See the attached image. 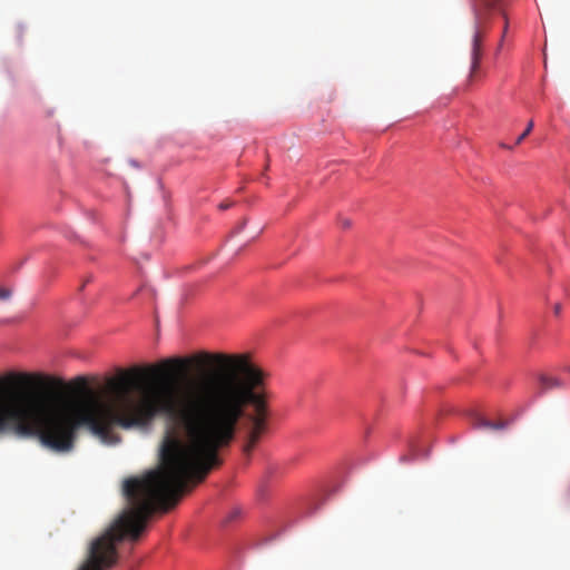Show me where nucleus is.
<instances>
[{
    "label": "nucleus",
    "mask_w": 570,
    "mask_h": 570,
    "mask_svg": "<svg viewBox=\"0 0 570 570\" xmlns=\"http://www.w3.org/2000/svg\"><path fill=\"white\" fill-rule=\"evenodd\" d=\"M164 365H194L195 372L142 385L145 376L159 368L120 371L107 383L112 403L92 391L85 377H78L77 389L69 393H59L66 383L56 377L30 373L7 377L23 387L4 390V435L38 438L46 448L63 453L73 449L81 428L104 443L116 444L120 438L114 426L145 428L163 415L186 438L181 441L167 434L159 466L125 481L127 507L90 542L78 570L112 568L118 543L138 540L156 510L174 508L190 487L220 464L219 450L234 441L244 417L243 452L247 456L268 430V374L249 354L200 352L169 358Z\"/></svg>",
    "instance_id": "nucleus-1"
},
{
    "label": "nucleus",
    "mask_w": 570,
    "mask_h": 570,
    "mask_svg": "<svg viewBox=\"0 0 570 570\" xmlns=\"http://www.w3.org/2000/svg\"><path fill=\"white\" fill-rule=\"evenodd\" d=\"M498 4V0H478L474 6V33L472 38L471 72L473 76L478 70L481 60V43L485 33L484 23L488 14Z\"/></svg>",
    "instance_id": "nucleus-2"
},
{
    "label": "nucleus",
    "mask_w": 570,
    "mask_h": 570,
    "mask_svg": "<svg viewBox=\"0 0 570 570\" xmlns=\"http://www.w3.org/2000/svg\"><path fill=\"white\" fill-rule=\"evenodd\" d=\"M540 394L547 393L556 389H566L567 384L563 380L557 376H549L541 374L539 376Z\"/></svg>",
    "instance_id": "nucleus-3"
},
{
    "label": "nucleus",
    "mask_w": 570,
    "mask_h": 570,
    "mask_svg": "<svg viewBox=\"0 0 570 570\" xmlns=\"http://www.w3.org/2000/svg\"><path fill=\"white\" fill-rule=\"evenodd\" d=\"M508 424L509 423L507 421L492 422L484 417H476L474 420L473 426L475 429L503 430L508 426Z\"/></svg>",
    "instance_id": "nucleus-4"
},
{
    "label": "nucleus",
    "mask_w": 570,
    "mask_h": 570,
    "mask_svg": "<svg viewBox=\"0 0 570 570\" xmlns=\"http://www.w3.org/2000/svg\"><path fill=\"white\" fill-rule=\"evenodd\" d=\"M532 129H533V121L530 120L525 130H522V134L517 138L515 145H520L529 136V134L531 132Z\"/></svg>",
    "instance_id": "nucleus-5"
},
{
    "label": "nucleus",
    "mask_w": 570,
    "mask_h": 570,
    "mask_svg": "<svg viewBox=\"0 0 570 570\" xmlns=\"http://www.w3.org/2000/svg\"><path fill=\"white\" fill-rule=\"evenodd\" d=\"M11 296V289L6 287H0V299H7Z\"/></svg>",
    "instance_id": "nucleus-6"
},
{
    "label": "nucleus",
    "mask_w": 570,
    "mask_h": 570,
    "mask_svg": "<svg viewBox=\"0 0 570 570\" xmlns=\"http://www.w3.org/2000/svg\"><path fill=\"white\" fill-rule=\"evenodd\" d=\"M232 206H233V203H232V202H227V200H226V202L220 203V204L218 205V208H219L220 210H225V209L230 208Z\"/></svg>",
    "instance_id": "nucleus-7"
},
{
    "label": "nucleus",
    "mask_w": 570,
    "mask_h": 570,
    "mask_svg": "<svg viewBox=\"0 0 570 570\" xmlns=\"http://www.w3.org/2000/svg\"><path fill=\"white\" fill-rule=\"evenodd\" d=\"M91 281H92V277H91V276H88V277L86 278V281L81 284V286H80V288H79V289H80V291H83L85 286H86L88 283H90Z\"/></svg>",
    "instance_id": "nucleus-8"
},
{
    "label": "nucleus",
    "mask_w": 570,
    "mask_h": 570,
    "mask_svg": "<svg viewBox=\"0 0 570 570\" xmlns=\"http://www.w3.org/2000/svg\"><path fill=\"white\" fill-rule=\"evenodd\" d=\"M560 312H561V305H560V304H556V306H554V313H556V315H559V314H560Z\"/></svg>",
    "instance_id": "nucleus-9"
},
{
    "label": "nucleus",
    "mask_w": 570,
    "mask_h": 570,
    "mask_svg": "<svg viewBox=\"0 0 570 570\" xmlns=\"http://www.w3.org/2000/svg\"><path fill=\"white\" fill-rule=\"evenodd\" d=\"M342 225L344 228H347V227H350L351 223H350V220L345 219L342 222Z\"/></svg>",
    "instance_id": "nucleus-10"
},
{
    "label": "nucleus",
    "mask_w": 570,
    "mask_h": 570,
    "mask_svg": "<svg viewBox=\"0 0 570 570\" xmlns=\"http://www.w3.org/2000/svg\"><path fill=\"white\" fill-rule=\"evenodd\" d=\"M566 371L570 373V366L566 367Z\"/></svg>",
    "instance_id": "nucleus-11"
}]
</instances>
